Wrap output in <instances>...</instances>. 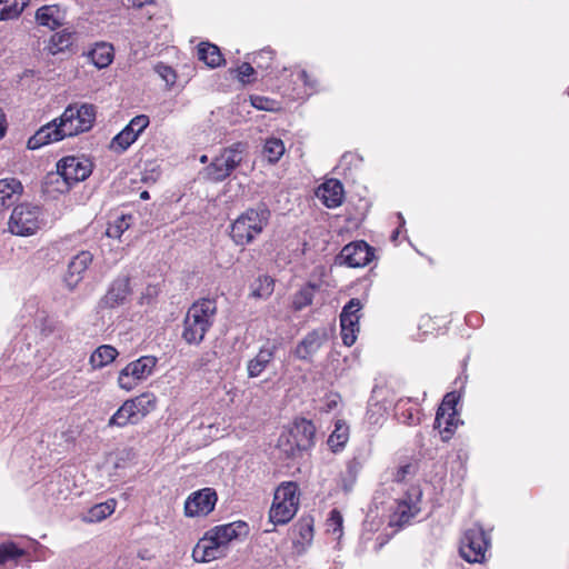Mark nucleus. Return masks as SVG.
<instances>
[{"mask_svg":"<svg viewBox=\"0 0 569 569\" xmlns=\"http://www.w3.org/2000/svg\"><path fill=\"white\" fill-rule=\"evenodd\" d=\"M214 300L202 299L192 303L183 320L182 339L189 345H199L214 322Z\"/></svg>","mask_w":569,"mask_h":569,"instance_id":"f257e3e1","label":"nucleus"},{"mask_svg":"<svg viewBox=\"0 0 569 569\" xmlns=\"http://www.w3.org/2000/svg\"><path fill=\"white\" fill-rule=\"evenodd\" d=\"M270 216L264 206L247 209L231 223V239L237 246L250 244L268 226Z\"/></svg>","mask_w":569,"mask_h":569,"instance_id":"f03ea898","label":"nucleus"},{"mask_svg":"<svg viewBox=\"0 0 569 569\" xmlns=\"http://www.w3.org/2000/svg\"><path fill=\"white\" fill-rule=\"evenodd\" d=\"M92 171V164L88 159L74 156L64 157L57 163V172L50 173L47 177V183H56L58 192H67L69 189L86 180Z\"/></svg>","mask_w":569,"mask_h":569,"instance_id":"7ed1b4c3","label":"nucleus"},{"mask_svg":"<svg viewBox=\"0 0 569 569\" xmlns=\"http://www.w3.org/2000/svg\"><path fill=\"white\" fill-rule=\"evenodd\" d=\"M298 486L292 481L282 482L274 491L269 519L273 525H284L297 513L299 507Z\"/></svg>","mask_w":569,"mask_h":569,"instance_id":"20e7f679","label":"nucleus"},{"mask_svg":"<svg viewBox=\"0 0 569 569\" xmlns=\"http://www.w3.org/2000/svg\"><path fill=\"white\" fill-rule=\"evenodd\" d=\"M243 151L244 144L241 142L224 148L221 153L202 170L201 174L203 179L211 182H221L227 179L241 163Z\"/></svg>","mask_w":569,"mask_h":569,"instance_id":"39448f33","label":"nucleus"},{"mask_svg":"<svg viewBox=\"0 0 569 569\" xmlns=\"http://www.w3.org/2000/svg\"><path fill=\"white\" fill-rule=\"evenodd\" d=\"M43 223L42 209L32 203H21L11 212L8 230L19 237L33 236Z\"/></svg>","mask_w":569,"mask_h":569,"instance_id":"423d86ee","label":"nucleus"},{"mask_svg":"<svg viewBox=\"0 0 569 569\" xmlns=\"http://www.w3.org/2000/svg\"><path fill=\"white\" fill-rule=\"evenodd\" d=\"M96 108L90 103H71L59 117L68 137L89 131L96 121Z\"/></svg>","mask_w":569,"mask_h":569,"instance_id":"0eeeda50","label":"nucleus"},{"mask_svg":"<svg viewBox=\"0 0 569 569\" xmlns=\"http://www.w3.org/2000/svg\"><path fill=\"white\" fill-rule=\"evenodd\" d=\"M489 543V538L483 528L475 525L465 531L460 540L459 551L466 561L480 563L485 560Z\"/></svg>","mask_w":569,"mask_h":569,"instance_id":"6e6552de","label":"nucleus"},{"mask_svg":"<svg viewBox=\"0 0 569 569\" xmlns=\"http://www.w3.org/2000/svg\"><path fill=\"white\" fill-rule=\"evenodd\" d=\"M156 365L157 358L152 356H142L128 363L119 373V387L126 391L132 390L152 375Z\"/></svg>","mask_w":569,"mask_h":569,"instance_id":"1a4fd4ad","label":"nucleus"},{"mask_svg":"<svg viewBox=\"0 0 569 569\" xmlns=\"http://www.w3.org/2000/svg\"><path fill=\"white\" fill-rule=\"evenodd\" d=\"M217 500L212 488L194 491L184 501V515L189 518L206 517L214 509Z\"/></svg>","mask_w":569,"mask_h":569,"instance_id":"9d476101","label":"nucleus"},{"mask_svg":"<svg viewBox=\"0 0 569 569\" xmlns=\"http://www.w3.org/2000/svg\"><path fill=\"white\" fill-rule=\"evenodd\" d=\"M360 300L351 299L342 309L340 315L341 338L346 346H352L359 332Z\"/></svg>","mask_w":569,"mask_h":569,"instance_id":"9b49d317","label":"nucleus"},{"mask_svg":"<svg viewBox=\"0 0 569 569\" xmlns=\"http://www.w3.org/2000/svg\"><path fill=\"white\" fill-rule=\"evenodd\" d=\"M228 548L223 546L208 530L204 536L197 542L192 550V558L196 562H210L227 556Z\"/></svg>","mask_w":569,"mask_h":569,"instance_id":"f8f14e48","label":"nucleus"},{"mask_svg":"<svg viewBox=\"0 0 569 569\" xmlns=\"http://www.w3.org/2000/svg\"><path fill=\"white\" fill-rule=\"evenodd\" d=\"M372 256L371 248L365 241H356L342 248L338 260L347 267L360 268L368 264Z\"/></svg>","mask_w":569,"mask_h":569,"instance_id":"ddd939ff","label":"nucleus"},{"mask_svg":"<svg viewBox=\"0 0 569 569\" xmlns=\"http://www.w3.org/2000/svg\"><path fill=\"white\" fill-rule=\"evenodd\" d=\"M64 138H68V134L64 132L63 123L59 118H56L51 122L42 126L31 138H29L28 148L36 150Z\"/></svg>","mask_w":569,"mask_h":569,"instance_id":"4468645a","label":"nucleus"},{"mask_svg":"<svg viewBox=\"0 0 569 569\" xmlns=\"http://www.w3.org/2000/svg\"><path fill=\"white\" fill-rule=\"evenodd\" d=\"M456 410H455V397L452 395H447L438 408L435 426L442 433V439L448 440L451 437L453 431V427H456Z\"/></svg>","mask_w":569,"mask_h":569,"instance_id":"2eb2a0df","label":"nucleus"},{"mask_svg":"<svg viewBox=\"0 0 569 569\" xmlns=\"http://www.w3.org/2000/svg\"><path fill=\"white\" fill-rule=\"evenodd\" d=\"M92 254L89 251H80L68 263L64 274V282L69 289H73L82 280L83 274L92 262Z\"/></svg>","mask_w":569,"mask_h":569,"instance_id":"dca6fc26","label":"nucleus"},{"mask_svg":"<svg viewBox=\"0 0 569 569\" xmlns=\"http://www.w3.org/2000/svg\"><path fill=\"white\" fill-rule=\"evenodd\" d=\"M287 432L296 440V447L298 448L308 450L315 443L316 428L310 420L305 418L296 419Z\"/></svg>","mask_w":569,"mask_h":569,"instance_id":"f3484780","label":"nucleus"},{"mask_svg":"<svg viewBox=\"0 0 569 569\" xmlns=\"http://www.w3.org/2000/svg\"><path fill=\"white\" fill-rule=\"evenodd\" d=\"M277 345L271 341H267L258 351V353L248 361L247 373L250 378L259 377L268 365L274 358Z\"/></svg>","mask_w":569,"mask_h":569,"instance_id":"a211bd4d","label":"nucleus"},{"mask_svg":"<svg viewBox=\"0 0 569 569\" xmlns=\"http://www.w3.org/2000/svg\"><path fill=\"white\" fill-rule=\"evenodd\" d=\"M316 193L326 207L337 208L343 200V186L337 179H329L318 188Z\"/></svg>","mask_w":569,"mask_h":569,"instance_id":"6ab92c4d","label":"nucleus"},{"mask_svg":"<svg viewBox=\"0 0 569 569\" xmlns=\"http://www.w3.org/2000/svg\"><path fill=\"white\" fill-rule=\"evenodd\" d=\"M130 292L129 278L119 277L112 282L102 301L107 307L114 308L123 305Z\"/></svg>","mask_w":569,"mask_h":569,"instance_id":"aec40b11","label":"nucleus"},{"mask_svg":"<svg viewBox=\"0 0 569 569\" xmlns=\"http://www.w3.org/2000/svg\"><path fill=\"white\" fill-rule=\"evenodd\" d=\"M248 526L246 522L236 521L227 525L216 526L210 532L229 549L232 540L238 539L241 535L247 533Z\"/></svg>","mask_w":569,"mask_h":569,"instance_id":"412c9836","label":"nucleus"},{"mask_svg":"<svg viewBox=\"0 0 569 569\" xmlns=\"http://www.w3.org/2000/svg\"><path fill=\"white\" fill-rule=\"evenodd\" d=\"M325 340L326 333L315 330L300 341L295 353L299 359L307 360L321 348Z\"/></svg>","mask_w":569,"mask_h":569,"instance_id":"4be33fe9","label":"nucleus"},{"mask_svg":"<svg viewBox=\"0 0 569 569\" xmlns=\"http://www.w3.org/2000/svg\"><path fill=\"white\" fill-rule=\"evenodd\" d=\"M141 420L138 418L134 406L130 399L126 400L122 406L110 417L109 427L123 428L128 425H137Z\"/></svg>","mask_w":569,"mask_h":569,"instance_id":"5701e85b","label":"nucleus"},{"mask_svg":"<svg viewBox=\"0 0 569 569\" xmlns=\"http://www.w3.org/2000/svg\"><path fill=\"white\" fill-rule=\"evenodd\" d=\"M415 497H416L415 500H412V499H410V501L402 500L398 503V506L392 515L391 521H390L392 525L402 526V525L409 522L410 519H412L420 511V508L418 506V499L420 497V491L417 490L415 493Z\"/></svg>","mask_w":569,"mask_h":569,"instance_id":"b1692460","label":"nucleus"},{"mask_svg":"<svg viewBox=\"0 0 569 569\" xmlns=\"http://www.w3.org/2000/svg\"><path fill=\"white\" fill-rule=\"evenodd\" d=\"M22 192V184L17 179L0 180V210L12 206Z\"/></svg>","mask_w":569,"mask_h":569,"instance_id":"393cba45","label":"nucleus"},{"mask_svg":"<svg viewBox=\"0 0 569 569\" xmlns=\"http://www.w3.org/2000/svg\"><path fill=\"white\" fill-rule=\"evenodd\" d=\"M63 13L57 6H43L36 12V20L40 26L51 30L60 27L63 21Z\"/></svg>","mask_w":569,"mask_h":569,"instance_id":"a878e982","label":"nucleus"},{"mask_svg":"<svg viewBox=\"0 0 569 569\" xmlns=\"http://www.w3.org/2000/svg\"><path fill=\"white\" fill-rule=\"evenodd\" d=\"M116 507L117 501L114 499H108L104 502L92 506L84 515H82L81 519L87 523L100 522L111 516L114 512Z\"/></svg>","mask_w":569,"mask_h":569,"instance_id":"bb28decb","label":"nucleus"},{"mask_svg":"<svg viewBox=\"0 0 569 569\" xmlns=\"http://www.w3.org/2000/svg\"><path fill=\"white\" fill-rule=\"evenodd\" d=\"M73 41L74 34L71 31L63 29L50 37L46 49L50 54L56 56L69 49L72 46Z\"/></svg>","mask_w":569,"mask_h":569,"instance_id":"cd10ccee","label":"nucleus"},{"mask_svg":"<svg viewBox=\"0 0 569 569\" xmlns=\"http://www.w3.org/2000/svg\"><path fill=\"white\" fill-rule=\"evenodd\" d=\"M89 56L97 68L103 69L113 60V47L106 42L97 43Z\"/></svg>","mask_w":569,"mask_h":569,"instance_id":"c85d7f7f","label":"nucleus"},{"mask_svg":"<svg viewBox=\"0 0 569 569\" xmlns=\"http://www.w3.org/2000/svg\"><path fill=\"white\" fill-rule=\"evenodd\" d=\"M118 351L110 345L98 347L90 357V363L94 369L110 365L118 356Z\"/></svg>","mask_w":569,"mask_h":569,"instance_id":"c756f323","label":"nucleus"},{"mask_svg":"<svg viewBox=\"0 0 569 569\" xmlns=\"http://www.w3.org/2000/svg\"><path fill=\"white\" fill-rule=\"evenodd\" d=\"M198 58L211 68L219 67L223 61L219 48L209 42H201L198 46Z\"/></svg>","mask_w":569,"mask_h":569,"instance_id":"7c9ffc66","label":"nucleus"},{"mask_svg":"<svg viewBox=\"0 0 569 569\" xmlns=\"http://www.w3.org/2000/svg\"><path fill=\"white\" fill-rule=\"evenodd\" d=\"M130 400L132 401L140 420L152 412L157 407V397L150 392L141 393Z\"/></svg>","mask_w":569,"mask_h":569,"instance_id":"2f4dec72","label":"nucleus"},{"mask_svg":"<svg viewBox=\"0 0 569 569\" xmlns=\"http://www.w3.org/2000/svg\"><path fill=\"white\" fill-rule=\"evenodd\" d=\"M286 149L281 139L269 138L263 144L262 153L270 163H277L283 156Z\"/></svg>","mask_w":569,"mask_h":569,"instance_id":"473e14b6","label":"nucleus"},{"mask_svg":"<svg viewBox=\"0 0 569 569\" xmlns=\"http://www.w3.org/2000/svg\"><path fill=\"white\" fill-rule=\"evenodd\" d=\"M349 439V428L343 421H337L335 430L328 438V445L333 451L341 449Z\"/></svg>","mask_w":569,"mask_h":569,"instance_id":"72a5a7b5","label":"nucleus"},{"mask_svg":"<svg viewBox=\"0 0 569 569\" xmlns=\"http://www.w3.org/2000/svg\"><path fill=\"white\" fill-rule=\"evenodd\" d=\"M138 136L132 130L124 127L113 139L111 140L110 148L114 152L126 151L136 140Z\"/></svg>","mask_w":569,"mask_h":569,"instance_id":"f704fd0d","label":"nucleus"},{"mask_svg":"<svg viewBox=\"0 0 569 569\" xmlns=\"http://www.w3.org/2000/svg\"><path fill=\"white\" fill-rule=\"evenodd\" d=\"M278 448L287 458H296L302 451H306L305 448L296 447V440H293L287 431L279 437Z\"/></svg>","mask_w":569,"mask_h":569,"instance_id":"c9c22d12","label":"nucleus"},{"mask_svg":"<svg viewBox=\"0 0 569 569\" xmlns=\"http://www.w3.org/2000/svg\"><path fill=\"white\" fill-rule=\"evenodd\" d=\"M274 282L269 276H260L252 284V296L256 298H268L273 292Z\"/></svg>","mask_w":569,"mask_h":569,"instance_id":"e433bc0d","label":"nucleus"},{"mask_svg":"<svg viewBox=\"0 0 569 569\" xmlns=\"http://www.w3.org/2000/svg\"><path fill=\"white\" fill-rule=\"evenodd\" d=\"M1 10L4 12L7 20L18 18L23 9L28 6L29 0H1Z\"/></svg>","mask_w":569,"mask_h":569,"instance_id":"4c0bfd02","label":"nucleus"},{"mask_svg":"<svg viewBox=\"0 0 569 569\" xmlns=\"http://www.w3.org/2000/svg\"><path fill=\"white\" fill-rule=\"evenodd\" d=\"M22 556H24V550L20 549L16 543L6 542L0 545V565L16 561Z\"/></svg>","mask_w":569,"mask_h":569,"instance_id":"58836bf2","label":"nucleus"},{"mask_svg":"<svg viewBox=\"0 0 569 569\" xmlns=\"http://www.w3.org/2000/svg\"><path fill=\"white\" fill-rule=\"evenodd\" d=\"M313 290L315 287L309 284L307 287H303L300 289L293 297V308L296 310H301L306 308L307 306L311 305L313 299Z\"/></svg>","mask_w":569,"mask_h":569,"instance_id":"ea45409f","label":"nucleus"},{"mask_svg":"<svg viewBox=\"0 0 569 569\" xmlns=\"http://www.w3.org/2000/svg\"><path fill=\"white\" fill-rule=\"evenodd\" d=\"M130 217L121 216L117 218L113 223H110L107 228L106 234L109 238L119 239L122 233L130 227L129 220Z\"/></svg>","mask_w":569,"mask_h":569,"instance_id":"a19ab883","label":"nucleus"},{"mask_svg":"<svg viewBox=\"0 0 569 569\" xmlns=\"http://www.w3.org/2000/svg\"><path fill=\"white\" fill-rule=\"evenodd\" d=\"M154 72L166 82L168 88L176 83L177 73L170 66L159 62L154 66Z\"/></svg>","mask_w":569,"mask_h":569,"instance_id":"79ce46f5","label":"nucleus"},{"mask_svg":"<svg viewBox=\"0 0 569 569\" xmlns=\"http://www.w3.org/2000/svg\"><path fill=\"white\" fill-rule=\"evenodd\" d=\"M342 523L343 518L341 512L337 509L331 510L327 520L328 531L340 537L342 535Z\"/></svg>","mask_w":569,"mask_h":569,"instance_id":"37998d69","label":"nucleus"},{"mask_svg":"<svg viewBox=\"0 0 569 569\" xmlns=\"http://www.w3.org/2000/svg\"><path fill=\"white\" fill-rule=\"evenodd\" d=\"M250 103L258 110L274 111L278 109L277 101L262 96H251Z\"/></svg>","mask_w":569,"mask_h":569,"instance_id":"c03bdc74","label":"nucleus"},{"mask_svg":"<svg viewBox=\"0 0 569 569\" xmlns=\"http://www.w3.org/2000/svg\"><path fill=\"white\" fill-rule=\"evenodd\" d=\"M149 126L148 116L140 114L136 116L131 119V121L126 126L128 129L132 130L136 136H140V133Z\"/></svg>","mask_w":569,"mask_h":569,"instance_id":"a18cd8bd","label":"nucleus"},{"mask_svg":"<svg viewBox=\"0 0 569 569\" xmlns=\"http://www.w3.org/2000/svg\"><path fill=\"white\" fill-rule=\"evenodd\" d=\"M272 54H273L272 50L263 49L254 56L253 62L257 63L258 68L268 69L269 68L268 61H270L272 59Z\"/></svg>","mask_w":569,"mask_h":569,"instance_id":"49530a36","label":"nucleus"},{"mask_svg":"<svg viewBox=\"0 0 569 569\" xmlns=\"http://www.w3.org/2000/svg\"><path fill=\"white\" fill-rule=\"evenodd\" d=\"M238 72V79L242 83H249L251 82L250 77L254 73V69L252 66L248 62H243L241 66L237 69Z\"/></svg>","mask_w":569,"mask_h":569,"instance_id":"de8ad7c7","label":"nucleus"},{"mask_svg":"<svg viewBox=\"0 0 569 569\" xmlns=\"http://www.w3.org/2000/svg\"><path fill=\"white\" fill-rule=\"evenodd\" d=\"M413 472H415V467H413V465H411V463H406V465L400 466V467L397 469V471H396V473H395L393 479H395V481H397V482H402V481H405V480H406V478H407V476H408V475H412Z\"/></svg>","mask_w":569,"mask_h":569,"instance_id":"09e8293b","label":"nucleus"},{"mask_svg":"<svg viewBox=\"0 0 569 569\" xmlns=\"http://www.w3.org/2000/svg\"><path fill=\"white\" fill-rule=\"evenodd\" d=\"M367 417L370 423H379L380 419L383 417L382 407L379 405L370 407L367 412Z\"/></svg>","mask_w":569,"mask_h":569,"instance_id":"8fccbe9b","label":"nucleus"},{"mask_svg":"<svg viewBox=\"0 0 569 569\" xmlns=\"http://www.w3.org/2000/svg\"><path fill=\"white\" fill-rule=\"evenodd\" d=\"M299 535L302 538V540L306 541V547L310 546L313 539L312 526L309 523L301 525L299 529Z\"/></svg>","mask_w":569,"mask_h":569,"instance_id":"3c124183","label":"nucleus"},{"mask_svg":"<svg viewBox=\"0 0 569 569\" xmlns=\"http://www.w3.org/2000/svg\"><path fill=\"white\" fill-rule=\"evenodd\" d=\"M129 4L134 8H141L147 3H150L151 0H128Z\"/></svg>","mask_w":569,"mask_h":569,"instance_id":"603ef678","label":"nucleus"},{"mask_svg":"<svg viewBox=\"0 0 569 569\" xmlns=\"http://www.w3.org/2000/svg\"><path fill=\"white\" fill-rule=\"evenodd\" d=\"M3 133H4L3 114L0 112V137H2Z\"/></svg>","mask_w":569,"mask_h":569,"instance_id":"864d4df0","label":"nucleus"},{"mask_svg":"<svg viewBox=\"0 0 569 569\" xmlns=\"http://www.w3.org/2000/svg\"><path fill=\"white\" fill-rule=\"evenodd\" d=\"M140 198H141V199H149V193H148V191H143V192H141Z\"/></svg>","mask_w":569,"mask_h":569,"instance_id":"5fc2aeb1","label":"nucleus"},{"mask_svg":"<svg viewBox=\"0 0 569 569\" xmlns=\"http://www.w3.org/2000/svg\"><path fill=\"white\" fill-rule=\"evenodd\" d=\"M200 162L201 163H207L208 162V157L206 154L201 156L200 157Z\"/></svg>","mask_w":569,"mask_h":569,"instance_id":"6e6d98bb","label":"nucleus"},{"mask_svg":"<svg viewBox=\"0 0 569 569\" xmlns=\"http://www.w3.org/2000/svg\"><path fill=\"white\" fill-rule=\"evenodd\" d=\"M301 78L303 79V81L307 83V72L306 71H302L301 72Z\"/></svg>","mask_w":569,"mask_h":569,"instance_id":"4d7b16f0","label":"nucleus"}]
</instances>
